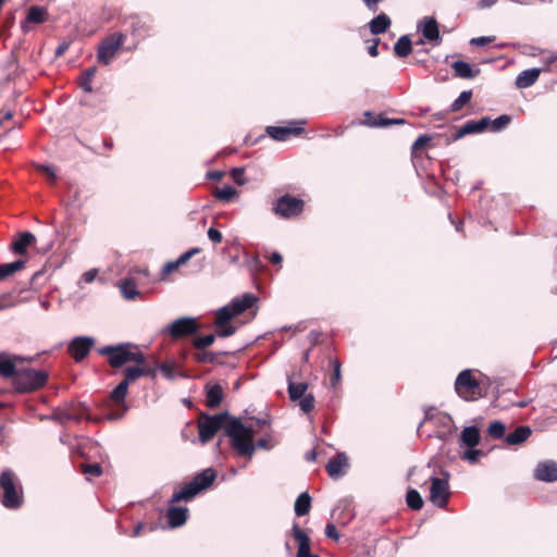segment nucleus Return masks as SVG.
I'll use <instances>...</instances> for the list:
<instances>
[{
	"label": "nucleus",
	"mask_w": 557,
	"mask_h": 557,
	"mask_svg": "<svg viewBox=\"0 0 557 557\" xmlns=\"http://www.w3.org/2000/svg\"><path fill=\"white\" fill-rule=\"evenodd\" d=\"M225 435L230 438L231 447L240 457L251 458L256 451L255 432L246 426L238 418L231 417L225 425Z\"/></svg>",
	"instance_id": "obj_1"
},
{
	"label": "nucleus",
	"mask_w": 557,
	"mask_h": 557,
	"mask_svg": "<svg viewBox=\"0 0 557 557\" xmlns=\"http://www.w3.org/2000/svg\"><path fill=\"white\" fill-rule=\"evenodd\" d=\"M97 352L108 358V363L113 369H120L129 362L143 363L145 355L131 343L108 345L97 349Z\"/></svg>",
	"instance_id": "obj_2"
},
{
	"label": "nucleus",
	"mask_w": 557,
	"mask_h": 557,
	"mask_svg": "<svg viewBox=\"0 0 557 557\" xmlns=\"http://www.w3.org/2000/svg\"><path fill=\"white\" fill-rule=\"evenodd\" d=\"M215 479L216 471L213 468L202 470L190 482L183 484L178 491L174 492L170 503L190 502L199 493L209 488Z\"/></svg>",
	"instance_id": "obj_3"
},
{
	"label": "nucleus",
	"mask_w": 557,
	"mask_h": 557,
	"mask_svg": "<svg viewBox=\"0 0 557 557\" xmlns=\"http://www.w3.org/2000/svg\"><path fill=\"white\" fill-rule=\"evenodd\" d=\"M0 499L8 509H18L23 504L22 488L17 490L15 475L11 470L2 471L0 474Z\"/></svg>",
	"instance_id": "obj_4"
},
{
	"label": "nucleus",
	"mask_w": 557,
	"mask_h": 557,
	"mask_svg": "<svg viewBox=\"0 0 557 557\" xmlns=\"http://www.w3.org/2000/svg\"><path fill=\"white\" fill-rule=\"evenodd\" d=\"M48 377V373L44 370L26 368L18 371L13 385L20 393H30L44 387Z\"/></svg>",
	"instance_id": "obj_5"
},
{
	"label": "nucleus",
	"mask_w": 557,
	"mask_h": 557,
	"mask_svg": "<svg viewBox=\"0 0 557 557\" xmlns=\"http://www.w3.org/2000/svg\"><path fill=\"white\" fill-rule=\"evenodd\" d=\"M455 391L467 401H473L484 396L483 388L471 370H463L458 374L455 381Z\"/></svg>",
	"instance_id": "obj_6"
},
{
	"label": "nucleus",
	"mask_w": 557,
	"mask_h": 557,
	"mask_svg": "<svg viewBox=\"0 0 557 557\" xmlns=\"http://www.w3.org/2000/svg\"><path fill=\"white\" fill-rule=\"evenodd\" d=\"M228 419H231L228 412H221L213 416L202 413L198 421V434L200 442L208 443L220 430L223 429L225 431V425Z\"/></svg>",
	"instance_id": "obj_7"
},
{
	"label": "nucleus",
	"mask_w": 557,
	"mask_h": 557,
	"mask_svg": "<svg viewBox=\"0 0 557 557\" xmlns=\"http://www.w3.org/2000/svg\"><path fill=\"white\" fill-rule=\"evenodd\" d=\"M304 209L305 201L289 194H285L272 202L273 213L285 220L299 216Z\"/></svg>",
	"instance_id": "obj_8"
},
{
	"label": "nucleus",
	"mask_w": 557,
	"mask_h": 557,
	"mask_svg": "<svg viewBox=\"0 0 557 557\" xmlns=\"http://www.w3.org/2000/svg\"><path fill=\"white\" fill-rule=\"evenodd\" d=\"M127 34L115 32L104 37L97 50V60L103 65H108L115 58L117 51L126 40Z\"/></svg>",
	"instance_id": "obj_9"
},
{
	"label": "nucleus",
	"mask_w": 557,
	"mask_h": 557,
	"mask_svg": "<svg viewBox=\"0 0 557 557\" xmlns=\"http://www.w3.org/2000/svg\"><path fill=\"white\" fill-rule=\"evenodd\" d=\"M199 323L196 319L183 317L173 321L162 330L163 334H169L173 341L194 335L199 331Z\"/></svg>",
	"instance_id": "obj_10"
},
{
	"label": "nucleus",
	"mask_w": 557,
	"mask_h": 557,
	"mask_svg": "<svg viewBox=\"0 0 557 557\" xmlns=\"http://www.w3.org/2000/svg\"><path fill=\"white\" fill-rule=\"evenodd\" d=\"M128 392V386L126 382H120L113 391L109 395V406H113L114 409L108 413L109 420H119L123 418V416L128 410V407L125 403V398Z\"/></svg>",
	"instance_id": "obj_11"
},
{
	"label": "nucleus",
	"mask_w": 557,
	"mask_h": 557,
	"mask_svg": "<svg viewBox=\"0 0 557 557\" xmlns=\"http://www.w3.org/2000/svg\"><path fill=\"white\" fill-rule=\"evenodd\" d=\"M305 121H292L286 126H268L267 134L276 141H286L290 137H296L305 132Z\"/></svg>",
	"instance_id": "obj_12"
},
{
	"label": "nucleus",
	"mask_w": 557,
	"mask_h": 557,
	"mask_svg": "<svg viewBox=\"0 0 557 557\" xmlns=\"http://www.w3.org/2000/svg\"><path fill=\"white\" fill-rule=\"evenodd\" d=\"M95 346V339L89 336L74 337L67 345V354L76 361H83Z\"/></svg>",
	"instance_id": "obj_13"
},
{
	"label": "nucleus",
	"mask_w": 557,
	"mask_h": 557,
	"mask_svg": "<svg viewBox=\"0 0 557 557\" xmlns=\"http://www.w3.org/2000/svg\"><path fill=\"white\" fill-rule=\"evenodd\" d=\"M449 485L447 480L431 478L430 500L440 508H445L449 499Z\"/></svg>",
	"instance_id": "obj_14"
},
{
	"label": "nucleus",
	"mask_w": 557,
	"mask_h": 557,
	"mask_svg": "<svg viewBox=\"0 0 557 557\" xmlns=\"http://www.w3.org/2000/svg\"><path fill=\"white\" fill-rule=\"evenodd\" d=\"M134 367H127L123 371V380L122 382H126L127 386H129L132 383L136 382L141 376H154L156 371L147 362V359L145 358V361L143 363H135Z\"/></svg>",
	"instance_id": "obj_15"
},
{
	"label": "nucleus",
	"mask_w": 557,
	"mask_h": 557,
	"mask_svg": "<svg viewBox=\"0 0 557 557\" xmlns=\"http://www.w3.org/2000/svg\"><path fill=\"white\" fill-rule=\"evenodd\" d=\"M496 406L502 409H508L509 407H527L530 404V399L518 398L516 391L506 389L499 393L495 399Z\"/></svg>",
	"instance_id": "obj_16"
},
{
	"label": "nucleus",
	"mask_w": 557,
	"mask_h": 557,
	"mask_svg": "<svg viewBox=\"0 0 557 557\" xmlns=\"http://www.w3.org/2000/svg\"><path fill=\"white\" fill-rule=\"evenodd\" d=\"M490 124L491 119L487 116L479 121H468L453 135V139L458 140L466 135L484 132L488 128Z\"/></svg>",
	"instance_id": "obj_17"
},
{
	"label": "nucleus",
	"mask_w": 557,
	"mask_h": 557,
	"mask_svg": "<svg viewBox=\"0 0 557 557\" xmlns=\"http://www.w3.org/2000/svg\"><path fill=\"white\" fill-rule=\"evenodd\" d=\"M83 418V413L78 412V409L75 405L71 404L64 408L58 407L52 410L50 419L64 424L71 420L79 421Z\"/></svg>",
	"instance_id": "obj_18"
},
{
	"label": "nucleus",
	"mask_w": 557,
	"mask_h": 557,
	"mask_svg": "<svg viewBox=\"0 0 557 557\" xmlns=\"http://www.w3.org/2000/svg\"><path fill=\"white\" fill-rule=\"evenodd\" d=\"M293 536L298 544L297 557H319L310 553V537L297 523L293 525Z\"/></svg>",
	"instance_id": "obj_19"
},
{
	"label": "nucleus",
	"mask_w": 557,
	"mask_h": 557,
	"mask_svg": "<svg viewBox=\"0 0 557 557\" xmlns=\"http://www.w3.org/2000/svg\"><path fill=\"white\" fill-rule=\"evenodd\" d=\"M534 478L543 482H556L557 463L555 461L540 462L534 470Z\"/></svg>",
	"instance_id": "obj_20"
},
{
	"label": "nucleus",
	"mask_w": 557,
	"mask_h": 557,
	"mask_svg": "<svg viewBox=\"0 0 557 557\" xmlns=\"http://www.w3.org/2000/svg\"><path fill=\"white\" fill-rule=\"evenodd\" d=\"M348 467V459L344 453L337 454L334 458L330 459L326 465V472L332 479H338L345 473Z\"/></svg>",
	"instance_id": "obj_21"
},
{
	"label": "nucleus",
	"mask_w": 557,
	"mask_h": 557,
	"mask_svg": "<svg viewBox=\"0 0 557 557\" xmlns=\"http://www.w3.org/2000/svg\"><path fill=\"white\" fill-rule=\"evenodd\" d=\"M198 252H200L199 248H191L181 255L175 261L165 263L161 271V280H165L169 274L176 271L181 265L185 264L193 256Z\"/></svg>",
	"instance_id": "obj_22"
},
{
	"label": "nucleus",
	"mask_w": 557,
	"mask_h": 557,
	"mask_svg": "<svg viewBox=\"0 0 557 557\" xmlns=\"http://www.w3.org/2000/svg\"><path fill=\"white\" fill-rule=\"evenodd\" d=\"M149 25L146 21H144L139 16H131L129 17V33L135 39V45L139 42L140 39L145 38L149 33Z\"/></svg>",
	"instance_id": "obj_23"
},
{
	"label": "nucleus",
	"mask_w": 557,
	"mask_h": 557,
	"mask_svg": "<svg viewBox=\"0 0 557 557\" xmlns=\"http://www.w3.org/2000/svg\"><path fill=\"white\" fill-rule=\"evenodd\" d=\"M454 75L463 79H471L480 74V69H473L469 63L458 60L451 64Z\"/></svg>",
	"instance_id": "obj_24"
},
{
	"label": "nucleus",
	"mask_w": 557,
	"mask_h": 557,
	"mask_svg": "<svg viewBox=\"0 0 557 557\" xmlns=\"http://www.w3.org/2000/svg\"><path fill=\"white\" fill-rule=\"evenodd\" d=\"M223 395L221 385H208L206 387V406L211 409L218 408L223 400Z\"/></svg>",
	"instance_id": "obj_25"
},
{
	"label": "nucleus",
	"mask_w": 557,
	"mask_h": 557,
	"mask_svg": "<svg viewBox=\"0 0 557 557\" xmlns=\"http://www.w3.org/2000/svg\"><path fill=\"white\" fill-rule=\"evenodd\" d=\"M541 69H529L524 70L516 78L517 88L524 89L531 87L537 79L541 74Z\"/></svg>",
	"instance_id": "obj_26"
},
{
	"label": "nucleus",
	"mask_w": 557,
	"mask_h": 557,
	"mask_svg": "<svg viewBox=\"0 0 557 557\" xmlns=\"http://www.w3.org/2000/svg\"><path fill=\"white\" fill-rule=\"evenodd\" d=\"M166 518L172 528L182 527L188 518V509L186 507H170Z\"/></svg>",
	"instance_id": "obj_27"
},
{
	"label": "nucleus",
	"mask_w": 557,
	"mask_h": 557,
	"mask_svg": "<svg viewBox=\"0 0 557 557\" xmlns=\"http://www.w3.org/2000/svg\"><path fill=\"white\" fill-rule=\"evenodd\" d=\"M36 242V237L30 232L21 233L20 237L11 245V249L16 255H25L27 248Z\"/></svg>",
	"instance_id": "obj_28"
},
{
	"label": "nucleus",
	"mask_w": 557,
	"mask_h": 557,
	"mask_svg": "<svg viewBox=\"0 0 557 557\" xmlns=\"http://www.w3.org/2000/svg\"><path fill=\"white\" fill-rule=\"evenodd\" d=\"M363 116L366 117L363 123L366 125L373 126V127H382V126H389L393 124H404L405 123V121L401 119H387L381 114L377 116H373L370 111H366L363 113Z\"/></svg>",
	"instance_id": "obj_29"
},
{
	"label": "nucleus",
	"mask_w": 557,
	"mask_h": 557,
	"mask_svg": "<svg viewBox=\"0 0 557 557\" xmlns=\"http://www.w3.org/2000/svg\"><path fill=\"white\" fill-rule=\"evenodd\" d=\"M392 21L385 13H380L372 18L369 23V29L373 35H381L387 32L391 27Z\"/></svg>",
	"instance_id": "obj_30"
},
{
	"label": "nucleus",
	"mask_w": 557,
	"mask_h": 557,
	"mask_svg": "<svg viewBox=\"0 0 557 557\" xmlns=\"http://www.w3.org/2000/svg\"><path fill=\"white\" fill-rule=\"evenodd\" d=\"M532 431L527 425L518 426L513 432L509 433L505 437V442L508 445H519L525 442L531 435Z\"/></svg>",
	"instance_id": "obj_31"
},
{
	"label": "nucleus",
	"mask_w": 557,
	"mask_h": 557,
	"mask_svg": "<svg viewBox=\"0 0 557 557\" xmlns=\"http://www.w3.org/2000/svg\"><path fill=\"white\" fill-rule=\"evenodd\" d=\"M257 297L252 294H245L242 298H236L231 302V307L233 309V313L236 315L245 312L247 309L251 308L256 302Z\"/></svg>",
	"instance_id": "obj_32"
},
{
	"label": "nucleus",
	"mask_w": 557,
	"mask_h": 557,
	"mask_svg": "<svg viewBox=\"0 0 557 557\" xmlns=\"http://www.w3.org/2000/svg\"><path fill=\"white\" fill-rule=\"evenodd\" d=\"M422 34L425 39L429 41H436L438 44L441 41L438 24L435 18L428 17L424 21V25L422 28Z\"/></svg>",
	"instance_id": "obj_33"
},
{
	"label": "nucleus",
	"mask_w": 557,
	"mask_h": 557,
	"mask_svg": "<svg viewBox=\"0 0 557 557\" xmlns=\"http://www.w3.org/2000/svg\"><path fill=\"white\" fill-rule=\"evenodd\" d=\"M48 11L44 7L33 5L28 9L25 23L41 24L47 21Z\"/></svg>",
	"instance_id": "obj_34"
},
{
	"label": "nucleus",
	"mask_w": 557,
	"mask_h": 557,
	"mask_svg": "<svg viewBox=\"0 0 557 557\" xmlns=\"http://www.w3.org/2000/svg\"><path fill=\"white\" fill-rule=\"evenodd\" d=\"M480 431L476 426H467L461 432V442L463 445L473 448L480 443Z\"/></svg>",
	"instance_id": "obj_35"
},
{
	"label": "nucleus",
	"mask_w": 557,
	"mask_h": 557,
	"mask_svg": "<svg viewBox=\"0 0 557 557\" xmlns=\"http://www.w3.org/2000/svg\"><path fill=\"white\" fill-rule=\"evenodd\" d=\"M119 286L122 296L127 300H134L139 295L136 282L132 277L124 278Z\"/></svg>",
	"instance_id": "obj_36"
},
{
	"label": "nucleus",
	"mask_w": 557,
	"mask_h": 557,
	"mask_svg": "<svg viewBox=\"0 0 557 557\" xmlns=\"http://www.w3.org/2000/svg\"><path fill=\"white\" fill-rule=\"evenodd\" d=\"M310 509H311V496L307 492H304L296 498V502L294 505L295 513L298 517H302V516L308 515Z\"/></svg>",
	"instance_id": "obj_37"
},
{
	"label": "nucleus",
	"mask_w": 557,
	"mask_h": 557,
	"mask_svg": "<svg viewBox=\"0 0 557 557\" xmlns=\"http://www.w3.org/2000/svg\"><path fill=\"white\" fill-rule=\"evenodd\" d=\"M18 371L12 358L5 357L0 359V375L2 377L12 379L14 382Z\"/></svg>",
	"instance_id": "obj_38"
},
{
	"label": "nucleus",
	"mask_w": 557,
	"mask_h": 557,
	"mask_svg": "<svg viewBox=\"0 0 557 557\" xmlns=\"http://www.w3.org/2000/svg\"><path fill=\"white\" fill-rule=\"evenodd\" d=\"M412 51V42L408 35L401 36L394 46V52L398 58H406Z\"/></svg>",
	"instance_id": "obj_39"
},
{
	"label": "nucleus",
	"mask_w": 557,
	"mask_h": 557,
	"mask_svg": "<svg viewBox=\"0 0 557 557\" xmlns=\"http://www.w3.org/2000/svg\"><path fill=\"white\" fill-rule=\"evenodd\" d=\"M97 71L98 70L96 66H90L81 74L78 78V85L85 92L92 91L91 81L95 77Z\"/></svg>",
	"instance_id": "obj_40"
},
{
	"label": "nucleus",
	"mask_w": 557,
	"mask_h": 557,
	"mask_svg": "<svg viewBox=\"0 0 557 557\" xmlns=\"http://www.w3.org/2000/svg\"><path fill=\"white\" fill-rule=\"evenodd\" d=\"M25 268V261L16 260L11 263L0 264V281L14 274L17 271H21Z\"/></svg>",
	"instance_id": "obj_41"
},
{
	"label": "nucleus",
	"mask_w": 557,
	"mask_h": 557,
	"mask_svg": "<svg viewBox=\"0 0 557 557\" xmlns=\"http://www.w3.org/2000/svg\"><path fill=\"white\" fill-rule=\"evenodd\" d=\"M308 389V384L305 382L301 383H295L289 382L288 383V395L292 401H297L301 397L306 396V392Z\"/></svg>",
	"instance_id": "obj_42"
},
{
	"label": "nucleus",
	"mask_w": 557,
	"mask_h": 557,
	"mask_svg": "<svg viewBox=\"0 0 557 557\" xmlns=\"http://www.w3.org/2000/svg\"><path fill=\"white\" fill-rule=\"evenodd\" d=\"M330 367L332 368L330 385L333 389H336L339 386L341 381H342L341 361L337 358L330 359Z\"/></svg>",
	"instance_id": "obj_43"
},
{
	"label": "nucleus",
	"mask_w": 557,
	"mask_h": 557,
	"mask_svg": "<svg viewBox=\"0 0 557 557\" xmlns=\"http://www.w3.org/2000/svg\"><path fill=\"white\" fill-rule=\"evenodd\" d=\"M406 503L412 510H420L423 507V499L420 493L413 488L407 492Z\"/></svg>",
	"instance_id": "obj_44"
},
{
	"label": "nucleus",
	"mask_w": 557,
	"mask_h": 557,
	"mask_svg": "<svg viewBox=\"0 0 557 557\" xmlns=\"http://www.w3.org/2000/svg\"><path fill=\"white\" fill-rule=\"evenodd\" d=\"M237 194V190L233 186H223V187H216L213 195L216 199L221 201H231L235 195Z\"/></svg>",
	"instance_id": "obj_45"
},
{
	"label": "nucleus",
	"mask_w": 557,
	"mask_h": 557,
	"mask_svg": "<svg viewBox=\"0 0 557 557\" xmlns=\"http://www.w3.org/2000/svg\"><path fill=\"white\" fill-rule=\"evenodd\" d=\"M236 317L235 313H233V309L230 306H225L221 309L218 310L216 314H215V320H214V324L215 325H222V324H225V323H230V321Z\"/></svg>",
	"instance_id": "obj_46"
},
{
	"label": "nucleus",
	"mask_w": 557,
	"mask_h": 557,
	"mask_svg": "<svg viewBox=\"0 0 557 557\" xmlns=\"http://www.w3.org/2000/svg\"><path fill=\"white\" fill-rule=\"evenodd\" d=\"M472 98V90H463L459 97L451 103L450 111L451 112H458L460 111L466 104L470 102Z\"/></svg>",
	"instance_id": "obj_47"
},
{
	"label": "nucleus",
	"mask_w": 557,
	"mask_h": 557,
	"mask_svg": "<svg viewBox=\"0 0 557 557\" xmlns=\"http://www.w3.org/2000/svg\"><path fill=\"white\" fill-rule=\"evenodd\" d=\"M506 428L505 424L500 421H494L488 425L487 434L492 438H503L505 436Z\"/></svg>",
	"instance_id": "obj_48"
},
{
	"label": "nucleus",
	"mask_w": 557,
	"mask_h": 557,
	"mask_svg": "<svg viewBox=\"0 0 557 557\" xmlns=\"http://www.w3.org/2000/svg\"><path fill=\"white\" fill-rule=\"evenodd\" d=\"M215 335L214 334H208L205 336L195 337L193 339V346L199 350H202L209 346H211L214 343Z\"/></svg>",
	"instance_id": "obj_49"
},
{
	"label": "nucleus",
	"mask_w": 557,
	"mask_h": 557,
	"mask_svg": "<svg viewBox=\"0 0 557 557\" xmlns=\"http://www.w3.org/2000/svg\"><path fill=\"white\" fill-rule=\"evenodd\" d=\"M81 471L87 476H100L102 474V468L99 463H81Z\"/></svg>",
	"instance_id": "obj_50"
},
{
	"label": "nucleus",
	"mask_w": 557,
	"mask_h": 557,
	"mask_svg": "<svg viewBox=\"0 0 557 557\" xmlns=\"http://www.w3.org/2000/svg\"><path fill=\"white\" fill-rule=\"evenodd\" d=\"M511 121L509 115L503 114L495 120H491L488 128L493 132H499L504 129Z\"/></svg>",
	"instance_id": "obj_51"
},
{
	"label": "nucleus",
	"mask_w": 557,
	"mask_h": 557,
	"mask_svg": "<svg viewBox=\"0 0 557 557\" xmlns=\"http://www.w3.org/2000/svg\"><path fill=\"white\" fill-rule=\"evenodd\" d=\"M193 357L199 363H214L216 360V354L212 351L195 352Z\"/></svg>",
	"instance_id": "obj_52"
},
{
	"label": "nucleus",
	"mask_w": 557,
	"mask_h": 557,
	"mask_svg": "<svg viewBox=\"0 0 557 557\" xmlns=\"http://www.w3.org/2000/svg\"><path fill=\"white\" fill-rule=\"evenodd\" d=\"M299 400V407L300 409L309 413L314 408V396L312 394H307L306 396L301 397Z\"/></svg>",
	"instance_id": "obj_53"
},
{
	"label": "nucleus",
	"mask_w": 557,
	"mask_h": 557,
	"mask_svg": "<svg viewBox=\"0 0 557 557\" xmlns=\"http://www.w3.org/2000/svg\"><path fill=\"white\" fill-rule=\"evenodd\" d=\"M236 331V327L231 325L230 323H225L222 325H215V334L219 337H228L233 335Z\"/></svg>",
	"instance_id": "obj_54"
},
{
	"label": "nucleus",
	"mask_w": 557,
	"mask_h": 557,
	"mask_svg": "<svg viewBox=\"0 0 557 557\" xmlns=\"http://www.w3.org/2000/svg\"><path fill=\"white\" fill-rule=\"evenodd\" d=\"M485 454L481 449H474L470 448L463 453L462 458L465 460H468L471 463H475L481 456H484Z\"/></svg>",
	"instance_id": "obj_55"
},
{
	"label": "nucleus",
	"mask_w": 557,
	"mask_h": 557,
	"mask_svg": "<svg viewBox=\"0 0 557 557\" xmlns=\"http://www.w3.org/2000/svg\"><path fill=\"white\" fill-rule=\"evenodd\" d=\"M430 139L431 138L425 135L419 136L412 145V154L417 156L418 151L422 150L428 145Z\"/></svg>",
	"instance_id": "obj_56"
},
{
	"label": "nucleus",
	"mask_w": 557,
	"mask_h": 557,
	"mask_svg": "<svg viewBox=\"0 0 557 557\" xmlns=\"http://www.w3.org/2000/svg\"><path fill=\"white\" fill-rule=\"evenodd\" d=\"M495 36H482V37H474L470 40V45L474 47H483L488 44H492L495 41Z\"/></svg>",
	"instance_id": "obj_57"
},
{
	"label": "nucleus",
	"mask_w": 557,
	"mask_h": 557,
	"mask_svg": "<svg viewBox=\"0 0 557 557\" xmlns=\"http://www.w3.org/2000/svg\"><path fill=\"white\" fill-rule=\"evenodd\" d=\"M244 175H245V170H244V168H234V169L231 171V176H232L233 181H234L236 184H238V185H244V184H245Z\"/></svg>",
	"instance_id": "obj_58"
},
{
	"label": "nucleus",
	"mask_w": 557,
	"mask_h": 557,
	"mask_svg": "<svg viewBox=\"0 0 557 557\" xmlns=\"http://www.w3.org/2000/svg\"><path fill=\"white\" fill-rule=\"evenodd\" d=\"M555 69H557V53H552L546 60H545V67L541 69L542 71L552 72Z\"/></svg>",
	"instance_id": "obj_59"
},
{
	"label": "nucleus",
	"mask_w": 557,
	"mask_h": 557,
	"mask_svg": "<svg viewBox=\"0 0 557 557\" xmlns=\"http://www.w3.org/2000/svg\"><path fill=\"white\" fill-rule=\"evenodd\" d=\"M208 237L214 244H220L223 239L222 233L214 227L208 230Z\"/></svg>",
	"instance_id": "obj_60"
},
{
	"label": "nucleus",
	"mask_w": 557,
	"mask_h": 557,
	"mask_svg": "<svg viewBox=\"0 0 557 557\" xmlns=\"http://www.w3.org/2000/svg\"><path fill=\"white\" fill-rule=\"evenodd\" d=\"M38 170L47 175V177H48V180L50 181L51 184L55 183L57 176H55L54 171L50 166L39 165Z\"/></svg>",
	"instance_id": "obj_61"
},
{
	"label": "nucleus",
	"mask_w": 557,
	"mask_h": 557,
	"mask_svg": "<svg viewBox=\"0 0 557 557\" xmlns=\"http://www.w3.org/2000/svg\"><path fill=\"white\" fill-rule=\"evenodd\" d=\"M325 535L332 540L337 541L339 539V534L337 532L336 527L333 523H327L325 527Z\"/></svg>",
	"instance_id": "obj_62"
},
{
	"label": "nucleus",
	"mask_w": 557,
	"mask_h": 557,
	"mask_svg": "<svg viewBox=\"0 0 557 557\" xmlns=\"http://www.w3.org/2000/svg\"><path fill=\"white\" fill-rule=\"evenodd\" d=\"M379 45L380 39H373L372 45L368 47V52L371 57H377L379 55Z\"/></svg>",
	"instance_id": "obj_63"
},
{
	"label": "nucleus",
	"mask_w": 557,
	"mask_h": 557,
	"mask_svg": "<svg viewBox=\"0 0 557 557\" xmlns=\"http://www.w3.org/2000/svg\"><path fill=\"white\" fill-rule=\"evenodd\" d=\"M256 448L270 449L272 448V444L268 438H260L255 443Z\"/></svg>",
	"instance_id": "obj_64"
}]
</instances>
